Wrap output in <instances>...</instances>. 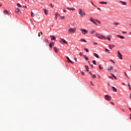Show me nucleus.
Wrapping results in <instances>:
<instances>
[{"label": "nucleus", "instance_id": "obj_60", "mask_svg": "<svg viewBox=\"0 0 131 131\" xmlns=\"http://www.w3.org/2000/svg\"><path fill=\"white\" fill-rule=\"evenodd\" d=\"M130 99H131V94H130Z\"/></svg>", "mask_w": 131, "mask_h": 131}, {"label": "nucleus", "instance_id": "obj_20", "mask_svg": "<svg viewBox=\"0 0 131 131\" xmlns=\"http://www.w3.org/2000/svg\"><path fill=\"white\" fill-rule=\"evenodd\" d=\"M103 64H99V70H102V69H103Z\"/></svg>", "mask_w": 131, "mask_h": 131}, {"label": "nucleus", "instance_id": "obj_29", "mask_svg": "<svg viewBox=\"0 0 131 131\" xmlns=\"http://www.w3.org/2000/svg\"><path fill=\"white\" fill-rule=\"evenodd\" d=\"M31 17H34V13H33V12H31Z\"/></svg>", "mask_w": 131, "mask_h": 131}, {"label": "nucleus", "instance_id": "obj_34", "mask_svg": "<svg viewBox=\"0 0 131 131\" xmlns=\"http://www.w3.org/2000/svg\"><path fill=\"white\" fill-rule=\"evenodd\" d=\"M55 16H56V17H58V16H60V15L58 13V12H56V13H55Z\"/></svg>", "mask_w": 131, "mask_h": 131}, {"label": "nucleus", "instance_id": "obj_33", "mask_svg": "<svg viewBox=\"0 0 131 131\" xmlns=\"http://www.w3.org/2000/svg\"><path fill=\"white\" fill-rule=\"evenodd\" d=\"M17 6H18L19 7V8H21V7H22V6H21V5H20V4H19V3H17Z\"/></svg>", "mask_w": 131, "mask_h": 131}, {"label": "nucleus", "instance_id": "obj_51", "mask_svg": "<svg viewBox=\"0 0 131 131\" xmlns=\"http://www.w3.org/2000/svg\"><path fill=\"white\" fill-rule=\"evenodd\" d=\"M94 45H98V43H97V42H94Z\"/></svg>", "mask_w": 131, "mask_h": 131}, {"label": "nucleus", "instance_id": "obj_8", "mask_svg": "<svg viewBox=\"0 0 131 131\" xmlns=\"http://www.w3.org/2000/svg\"><path fill=\"white\" fill-rule=\"evenodd\" d=\"M107 70L108 71H112V70H113V67L112 66H108Z\"/></svg>", "mask_w": 131, "mask_h": 131}, {"label": "nucleus", "instance_id": "obj_41", "mask_svg": "<svg viewBox=\"0 0 131 131\" xmlns=\"http://www.w3.org/2000/svg\"><path fill=\"white\" fill-rule=\"evenodd\" d=\"M60 18H61V19H64L65 18V16H60Z\"/></svg>", "mask_w": 131, "mask_h": 131}, {"label": "nucleus", "instance_id": "obj_47", "mask_svg": "<svg viewBox=\"0 0 131 131\" xmlns=\"http://www.w3.org/2000/svg\"><path fill=\"white\" fill-rule=\"evenodd\" d=\"M108 78L113 79V78H112V77H111V76H108Z\"/></svg>", "mask_w": 131, "mask_h": 131}, {"label": "nucleus", "instance_id": "obj_21", "mask_svg": "<svg viewBox=\"0 0 131 131\" xmlns=\"http://www.w3.org/2000/svg\"><path fill=\"white\" fill-rule=\"evenodd\" d=\"M79 14L81 16L82 15V10L81 9H79Z\"/></svg>", "mask_w": 131, "mask_h": 131}, {"label": "nucleus", "instance_id": "obj_23", "mask_svg": "<svg viewBox=\"0 0 131 131\" xmlns=\"http://www.w3.org/2000/svg\"><path fill=\"white\" fill-rule=\"evenodd\" d=\"M85 68L86 71H88V72L90 71V68H89V66H85Z\"/></svg>", "mask_w": 131, "mask_h": 131}, {"label": "nucleus", "instance_id": "obj_6", "mask_svg": "<svg viewBox=\"0 0 131 131\" xmlns=\"http://www.w3.org/2000/svg\"><path fill=\"white\" fill-rule=\"evenodd\" d=\"M20 12H21V10H20V9H19L18 8H15V12L16 13V14H19Z\"/></svg>", "mask_w": 131, "mask_h": 131}, {"label": "nucleus", "instance_id": "obj_57", "mask_svg": "<svg viewBox=\"0 0 131 131\" xmlns=\"http://www.w3.org/2000/svg\"><path fill=\"white\" fill-rule=\"evenodd\" d=\"M2 4H0V7H2Z\"/></svg>", "mask_w": 131, "mask_h": 131}, {"label": "nucleus", "instance_id": "obj_50", "mask_svg": "<svg viewBox=\"0 0 131 131\" xmlns=\"http://www.w3.org/2000/svg\"><path fill=\"white\" fill-rule=\"evenodd\" d=\"M128 34H129V35H131V32H129L128 33Z\"/></svg>", "mask_w": 131, "mask_h": 131}, {"label": "nucleus", "instance_id": "obj_14", "mask_svg": "<svg viewBox=\"0 0 131 131\" xmlns=\"http://www.w3.org/2000/svg\"><path fill=\"white\" fill-rule=\"evenodd\" d=\"M113 48H115V45H109V49H112Z\"/></svg>", "mask_w": 131, "mask_h": 131}, {"label": "nucleus", "instance_id": "obj_3", "mask_svg": "<svg viewBox=\"0 0 131 131\" xmlns=\"http://www.w3.org/2000/svg\"><path fill=\"white\" fill-rule=\"evenodd\" d=\"M118 53V57L119 58V59H120V60H122L123 58H122V54H121V53H120V52L119 51H118L117 52Z\"/></svg>", "mask_w": 131, "mask_h": 131}, {"label": "nucleus", "instance_id": "obj_37", "mask_svg": "<svg viewBox=\"0 0 131 131\" xmlns=\"http://www.w3.org/2000/svg\"><path fill=\"white\" fill-rule=\"evenodd\" d=\"M89 63L90 65L91 66L92 68H93V67H94V65L91 64V62H90V61H89Z\"/></svg>", "mask_w": 131, "mask_h": 131}, {"label": "nucleus", "instance_id": "obj_53", "mask_svg": "<svg viewBox=\"0 0 131 131\" xmlns=\"http://www.w3.org/2000/svg\"><path fill=\"white\" fill-rule=\"evenodd\" d=\"M57 18H58V16H56V17H55L56 20H57Z\"/></svg>", "mask_w": 131, "mask_h": 131}, {"label": "nucleus", "instance_id": "obj_64", "mask_svg": "<svg viewBox=\"0 0 131 131\" xmlns=\"http://www.w3.org/2000/svg\"><path fill=\"white\" fill-rule=\"evenodd\" d=\"M62 40H65L62 39Z\"/></svg>", "mask_w": 131, "mask_h": 131}, {"label": "nucleus", "instance_id": "obj_35", "mask_svg": "<svg viewBox=\"0 0 131 131\" xmlns=\"http://www.w3.org/2000/svg\"><path fill=\"white\" fill-rule=\"evenodd\" d=\"M49 7H51V8H54V6H53V5L52 4H49Z\"/></svg>", "mask_w": 131, "mask_h": 131}, {"label": "nucleus", "instance_id": "obj_5", "mask_svg": "<svg viewBox=\"0 0 131 131\" xmlns=\"http://www.w3.org/2000/svg\"><path fill=\"white\" fill-rule=\"evenodd\" d=\"M105 98L106 99V100H107V101H111V97L110 96L106 95H105Z\"/></svg>", "mask_w": 131, "mask_h": 131}, {"label": "nucleus", "instance_id": "obj_56", "mask_svg": "<svg viewBox=\"0 0 131 131\" xmlns=\"http://www.w3.org/2000/svg\"><path fill=\"white\" fill-rule=\"evenodd\" d=\"M129 110L131 111V108L129 107Z\"/></svg>", "mask_w": 131, "mask_h": 131}, {"label": "nucleus", "instance_id": "obj_31", "mask_svg": "<svg viewBox=\"0 0 131 131\" xmlns=\"http://www.w3.org/2000/svg\"><path fill=\"white\" fill-rule=\"evenodd\" d=\"M128 88H129V89L130 91H131V86H130V84H129V83H128Z\"/></svg>", "mask_w": 131, "mask_h": 131}, {"label": "nucleus", "instance_id": "obj_45", "mask_svg": "<svg viewBox=\"0 0 131 131\" xmlns=\"http://www.w3.org/2000/svg\"><path fill=\"white\" fill-rule=\"evenodd\" d=\"M91 4H92V5H93V6H94V7H97V6H96V5H95L94 4V3H93V2H91Z\"/></svg>", "mask_w": 131, "mask_h": 131}, {"label": "nucleus", "instance_id": "obj_39", "mask_svg": "<svg viewBox=\"0 0 131 131\" xmlns=\"http://www.w3.org/2000/svg\"><path fill=\"white\" fill-rule=\"evenodd\" d=\"M85 51L86 52H87L88 53H89V50L88 49V48H85Z\"/></svg>", "mask_w": 131, "mask_h": 131}, {"label": "nucleus", "instance_id": "obj_2", "mask_svg": "<svg viewBox=\"0 0 131 131\" xmlns=\"http://www.w3.org/2000/svg\"><path fill=\"white\" fill-rule=\"evenodd\" d=\"M90 21L93 23V24H95V25H98V24L96 22H97V23H98L99 24H101V21L97 19H94L93 17H90Z\"/></svg>", "mask_w": 131, "mask_h": 131}, {"label": "nucleus", "instance_id": "obj_17", "mask_svg": "<svg viewBox=\"0 0 131 131\" xmlns=\"http://www.w3.org/2000/svg\"><path fill=\"white\" fill-rule=\"evenodd\" d=\"M112 90L113 92H115L116 93L117 92V89H116V88H115L114 86L112 87Z\"/></svg>", "mask_w": 131, "mask_h": 131}, {"label": "nucleus", "instance_id": "obj_18", "mask_svg": "<svg viewBox=\"0 0 131 131\" xmlns=\"http://www.w3.org/2000/svg\"><path fill=\"white\" fill-rule=\"evenodd\" d=\"M117 37H119V38H121V39H124V37L120 35H117Z\"/></svg>", "mask_w": 131, "mask_h": 131}, {"label": "nucleus", "instance_id": "obj_63", "mask_svg": "<svg viewBox=\"0 0 131 131\" xmlns=\"http://www.w3.org/2000/svg\"><path fill=\"white\" fill-rule=\"evenodd\" d=\"M98 10H100V8H98Z\"/></svg>", "mask_w": 131, "mask_h": 131}, {"label": "nucleus", "instance_id": "obj_15", "mask_svg": "<svg viewBox=\"0 0 131 131\" xmlns=\"http://www.w3.org/2000/svg\"><path fill=\"white\" fill-rule=\"evenodd\" d=\"M50 37L51 38V40H56V37L53 35H50Z\"/></svg>", "mask_w": 131, "mask_h": 131}, {"label": "nucleus", "instance_id": "obj_7", "mask_svg": "<svg viewBox=\"0 0 131 131\" xmlns=\"http://www.w3.org/2000/svg\"><path fill=\"white\" fill-rule=\"evenodd\" d=\"M97 37L100 39H106V37L103 35H98Z\"/></svg>", "mask_w": 131, "mask_h": 131}, {"label": "nucleus", "instance_id": "obj_48", "mask_svg": "<svg viewBox=\"0 0 131 131\" xmlns=\"http://www.w3.org/2000/svg\"><path fill=\"white\" fill-rule=\"evenodd\" d=\"M98 77L99 78H101V77L100 76V75H98Z\"/></svg>", "mask_w": 131, "mask_h": 131}, {"label": "nucleus", "instance_id": "obj_30", "mask_svg": "<svg viewBox=\"0 0 131 131\" xmlns=\"http://www.w3.org/2000/svg\"><path fill=\"white\" fill-rule=\"evenodd\" d=\"M40 35H42V32H40V33H38V36H40Z\"/></svg>", "mask_w": 131, "mask_h": 131}, {"label": "nucleus", "instance_id": "obj_36", "mask_svg": "<svg viewBox=\"0 0 131 131\" xmlns=\"http://www.w3.org/2000/svg\"><path fill=\"white\" fill-rule=\"evenodd\" d=\"M93 64H94V65H97V64L96 63V60H93Z\"/></svg>", "mask_w": 131, "mask_h": 131}, {"label": "nucleus", "instance_id": "obj_54", "mask_svg": "<svg viewBox=\"0 0 131 131\" xmlns=\"http://www.w3.org/2000/svg\"><path fill=\"white\" fill-rule=\"evenodd\" d=\"M122 84H123V85H125V83H123Z\"/></svg>", "mask_w": 131, "mask_h": 131}, {"label": "nucleus", "instance_id": "obj_46", "mask_svg": "<svg viewBox=\"0 0 131 131\" xmlns=\"http://www.w3.org/2000/svg\"><path fill=\"white\" fill-rule=\"evenodd\" d=\"M82 41H83L84 42H86V40H84V39H82Z\"/></svg>", "mask_w": 131, "mask_h": 131}, {"label": "nucleus", "instance_id": "obj_22", "mask_svg": "<svg viewBox=\"0 0 131 131\" xmlns=\"http://www.w3.org/2000/svg\"><path fill=\"white\" fill-rule=\"evenodd\" d=\"M99 4H101L102 5H107V3L106 2L103 1V2H100Z\"/></svg>", "mask_w": 131, "mask_h": 131}, {"label": "nucleus", "instance_id": "obj_4", "mask_svg": "<svg viewBox=\"0 0 131 131\" xmlns=\"http://www.w3.org/2000/svg\"><path fill=\"white\" fill-rule=\"evenodd\" d=\"M111 38H112V35H108L106 36L105 39H107V40L110 41L111 40Z\"/></svg>", "mask_w": 131, "mask_h": 131}, {"label": "nucleus", "instance_id": "obj_19", "mask_svg": "<svg viewBox=\"0 0 131 131\" xmlns=\"http://www.w3.org/2000/svg\"><path fill=\"white\" fill-rule=\"evenodd\" d=\"M43 12L45 15H48L49 14V11L47 10V9H43Z\"/></svg>", "mask_w": 131, "mask_h": 131}, {"label": "nucleus", "instance_id": "obj_38", "mask_svg": "<svg viewBox=\"0 0 131 131\" xmlns=\"http://www.w3.org/2000/svg\"><path fill=\"white\" fill-rule=\"evenodd\" d=\"M90 33H91V34H93V33H95V30H93Z\"/></svg>", "mask_w": 131, "mask_h": 131}, {"label": "nucleus", "instance_id": "obj_44", "mask_svg": "<svg viewBox=\"0 0 131 131\" xmlns=\"http://www.w3.org/2000/svg\"><path fill=\"white\" fill-rule=\"evenodd\" d=\"M122 33H123V34H126V32L122 31Z\"/></svg>", "mask_w": 131, "mask_h": 131}, {"label": "nucleus", "instance_id": "obj_32", "mask_svg": "<svg viewBox=\"0 0 131 131\" xmlns=\"http://www.w3.org/2000/svg\"><path fill=\"white\" fill-rule=\"evenodd\" d=\"M30 21L32 23V25H33L34 24V23H33V21L32 20V19H30Z\"/></svg>", "mask_w": 131, "mask_h": 131}, {"label": "nucleus", "instance_id": "obj_9", "mask_svg": "<svg viewBox=\"0 0 131 131\" xmlns=\"http://www.w3.org/2000/svg\"><path fill=\"white\" fill-rule=\"evenodd\" d=\"M89 73L92 76L93 79L96 78L97 76L96 75L92 74V72H90Z\"/></svg>", "mask_w": 131, "mask_h": 131}, {"label": "nucleus", "instance_id": "obj_13", "mask_svg": "<svg viewBox=\"0 0 131 131\" xmlns=\"http://www.w3.org/2000/svg\"><path fill=\"white\" fill-rule=\"evenodd\" d=\"M3 13L5 14V15H9V11H8L7 10H4Z\"/></svg>", "mask_w": 131, "mask_h": 131}, {"label": "nucleus", "instance_id": "obj_40", "mask_svg": "<svg viewBox=\"0 0 131 131\" xmlns=\"http://www.w3.org/2000/svg\"><path fill=\"white\" fill-rule=\"evenodd\" d=\"M125 76H126L127 78H129L128 77V76H127V74H126V73H125Z\"/></svg>", "mask_w": 131, "mask_h": 131}, {"label": "nucleus", "instance_id": "obj_27", "mask_svg": "<svg viewBox=\"0 0 131 131\" xmlns=\"http://www.w3.org/2000/svg\"><path fill=\"white\" fill-rule=\"evenodd\" d=\"M111 75L113 76V77H114V78H115V79H117V78L114 74H111Z\"/></svg>", "mask_w": 131, "mask_h": 131}, {"label": "nucleus", "instance_id": "obj_52", "mask_svg": "<svg viewBox=\"0 0 131 131\" xmlns=\"http://www.w3.org/2000/svg\"><path fill=\"white\" fill-rule=\"evenodd\" d=\"M63 12H64V13H66V10H63Z\"/></svg>", "mask_w": 131, "mask_h": 131}, {"label": "nucleus", "instance_id": "obj_1", "mask_svg": "<svg viewBox=\"0 0 131 131\" xmlns=\"http://www.w3.org/2000/svg\"><path fill=\"white\" fill-rule=\"evenodd\" d=\"M76 32V28H70L68 30V33L69 34H73Z\"/></svg>", "mask_w": 131, "mask_h": 131}, {"label": "nucleus", "instance_id": "obj_16", "mask_svg": "<svg viewBox=\"0 0 131 131\" xmlns=\"http://www.w3.org/2000/svg\"><path fill=\"white\" fill-rule=\"evenodd\" d=\"M67 10H69V11H75V8H67Z\"/></svg>", "mask_w": 131, "mask_h": 131}, {"label": "nucleus", "instance_id": "obj_59", "mask_svg": "<svg viewBox=\"0 0 131 131\" xmlns=\"http://www.w3.org/2000/svg\"><path fill=\"white\" fill-rule=\"evenodd\" d=\"M130 119H131V114H130Z\"/></svg>", "mask_w": 131, "mask_h": 131}, {"label": "nucleus", "instance_id": "obj_42", "mask_svg": "<svg viewBox=\"0 0 131 131\" xmlns=\"http://www.w3.org/2000/svg\"><path fill=\"white\" fill-rule=\"evenodd\" d=\"M82 15H85V12L83 11L82 12Z\"/></svg>", "mask_w": 131, "mask_h": 131}, {"label": "nucleus", "instance_id": "obj_10", "mask_svg": "<svg viewBox=\"0 0 131 131\" xmlns=\"http://www.w3.org/2000/svg\"><path fill=\"white\" fill-rule=\"evenodd\" d=\"M113 24L114 26H118V25H120V23L117 21L114 22Z\"/></svg>", "mask_w": 131, "mask_h": 131}, {"label": "nucleus", "instance_id": "obj_55", "mask_svg": "<svg viewBox=\"0 0 131 131\" xmlns=\"http://www.w3.org/2000/svg\"><path fill=\"white\" fill-rule=\"evenodd\" d=\"M25 8H27V6H24Z\"/></svg>", "mask_w": 131, "mask_h": 131}, {"label": "nucleus", "instance_id": "obj_43", "mask_svg": "<svg viewBox=\"0 0 131 131\" xmlns=\"http://www.w3.org/2000/svg\"><path fill=\"white\" fill-rule=\"evenodd\" d=\"M111 62H112V63H114V64H115V62H114V61H113V60H110Z\"/></svg>", "mask_w": 131, "mask_h": 131}, {"label": "nucleus", "instance_id": "obj_11", "mask_svg": "<svg viewBox=\"0 0 131 131\" xmlns=\"http://www.w3.org/2000/svg\"><path fill=\"white\" fill-rule=\"evenodd\" d=\"M89 32L88 30H86L85 29H82V34H86Z\"/></svg>", "mask_w": 131, "mask_h": 131}, {"label": "nucleus", "instance_id": "obj_62", "mask_svg": "<svg viewBox=\"0 0 131 131\" xmlns=\"http://www.w3.org/2000/svg\"><path fill=\"white\" fill-rule=\"evenodd\" d=\"M122 111H124V109H123Z\"/></svg>", "mask_w": 131, "mask_h": 131}, {"label": "nucleus", "instance_id": "obj_49", "mask_svg": "<svg viewBox=\"0 0 131 131\" xmlns=\"http://www.w3.org/2000/svg\"><path fill=\"white\" fill-rule=\"evenodd\" d=\"M111 103H112V105H115V104H114V103H113V102H111Z\"/></svg>", "mask_w": 131, "mask_h": 131}, {"label": "nucleus", "instance_id": "obj_28", "mask_svg": "<svg viewBox=\"0 0 131 131\" xmlns=\"http://www.w3.org/2000/svg\"><path fill=\"white\" fill-rule=\"evenodd\" d=\"M90 83L92 86H94L95 85V84H94V82H93V81H92L90 82Z\"/></svg>", "mask_w": 131, "mask_h": 131}, {"label": "nucleus", "instance_id": "obj_58", "mask_svg": "<svg viewBox=\"0 0 131 131\" xmlns=\"http://www.w3.org/2000/svg\"><path fill=\"white\" fill-rule=\"evenodd\" d=\"M82 75H84V73H82Z\"/></svg>", "mask_w": 131, "mask_h": 131}, {"label": "nucleus", "instance_id": "obj_61", "mask_svg": "<svg viewBox=\"0 0 131 131\" xmlns=\"http://www.w3.org/2000/svg\"><path fill=\"white\" fill-rule=\"evenodd\" d=\"M81 31H82V29H81Z\"/></svg>", "mask_w": 131, "mask_h": 131}, {"label": "nucleus", "instance_id": "obj_12", "mask_svg": "<svg viewBox=\"0 0 131 131\" xmlns=\"http://www.w3.org/2000/svg\"><path fill=\"white\" fill-rule=\"evenodd\" d=\"M120 4H122V5H123V6H126V5H127V3H126V2H123V1H120Z\"/></svg>", "mask_w": 131, "mask_h": 131}, {"label": "nucleus", "instance_id": "obj_25", "mask_svg": "<svg viewBox=\"0 0 131 131\" xmlns=\"http://www.w3.org/2000/svg\"><path fill=\"white\" fill-rule=\"evenodd\" d=\"M105 52H108V54H110V51H109L108 49H105Z\"/></svg>", "mask_w": 131, "mask_h": 131}, {"label": "nucleus", "instance_id": "obj_24", "mask_svg": "<svg viewBox=\"0 0 131 131\" xmlns=\"http://www.w3.org/2000/svg\"><path fill=\"white\" fill-rule=\"evenodd\" d=\"M94 56L96 57V58H99V55H98V54L96 53H94Z\"/></svg>", "mask_w": 131, "mask_h": 131}, {"label": "nucleus", "instance_id": "obj_26", "mask_svg": "<svg viewBox=\"0 0 131 131\" xmlns=\"http://www.w3.org/2000/svg\"><path fill=\"white\" fill-rule=\"evenodd\" d=\"M84 57V59H85V60H86V61H88V60H89V58L85 56H83Z\"/></svg>", "mask_w": 131, "mask_h": 131}]
</instances>
